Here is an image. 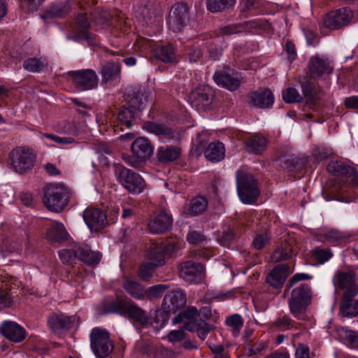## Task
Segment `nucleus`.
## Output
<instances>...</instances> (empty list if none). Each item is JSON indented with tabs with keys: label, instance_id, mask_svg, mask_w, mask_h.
Listing matches in <instances>:
<instances>
[{
	"label": "nucleus",
	"instance_id": "680f3d73",
	"mask_svg": "<svg viewBox=\"0 0 358 358\" xmlns=\"http://www.w3.org/2000/svg\"><path fill=\"white\" fill-rule=\"evenodd\" d=\"M301 90L303 94L305 97L311 99L315 95V87L313 84L309 81H306L301 85Z\"/></svg>",
	"mask_w": 358,
	"mask_h": 358
},
{
	"label": "nucleus",
	"instance_id": "0e129e2a",
	"mask_svg": "<svg viewBox=\"0 0 358 358\" xmlns=\"http://www.w3.org/2000/svg\"><path fill=\"white\" fill-rule=\"evenodd\" d=\"M13 300L8 292L0 289V308L10 306Z\"/></svg>",
	"mask_w": 358,
	"mask_h": 358
},
{
	"label": "nucleus",
	"instance_id": "09e8293b",
	"mask_svg": "<svg viewBox=\"0 0 358 358\" xmlns=\"http://www.w3.org/2000/svg\"><path fill=\"white\" fill-rule=\"evenodd\" d=\"M282 99L285 103H299L303 100L302 96L299 94L296 89L288 87L282 93Z\"/></svg>",
	"mask_w": 358,
	"mask_h": 358
},
{
	"label": "nucleus",
	"instance_id": "9d476101",
	"mask_svg": "<svg viewBox=\"0 0 358 358\" xmlns=\"http://www.w3.org/2000/svg\"><path fill=\"white\" fill-rule=\"evenodd\" d=\"M118 180L131 194H138L145 187V181L138 173L125 167L118 169Z\"/></svg>",
	"mask_w": 358,
	"mask_h": 358
},
{
	"label": "nucleus",
	"instance_id": "49530a36",
	"mask_svg": "<svg viewBox=\"0 0 358 358\" xmlns=\"http://www.w3.org/2000/svg\"><path fill=\"white\" fill-rule=\"evenodd\" d=\"M69 6L67 5H52L43 16L44 19L50 17H62L69 12Z\"/></svg>",
	"mask_w": 358,
	"mask_h": 358
},
{
	"label": "nucleus",
	"instance_id": "a878e982",
	"mask_svg": "<svg viewBox=\"0 0 358 358\" xmlns=\"http://www.w3.org/2000/svg\"><path fill=\"white\" fill-rule=\"evenodd\" d=\"M357 294H343L340 312L344 317H351L358 315V299H354Z\"/></svg>",
	"mask_w": 358,
	"mask_h": 358
},
{
	"label": "nucleus",
	"instance_id": "e2e57ef3",
	"mask_svg": "<svg viewBox=\"0 0 358 358\" xmlns=\"http://www.w3.org/2000/svg\"><path fill=\"white\" fill-rule=\"evenodd\" d=\"M199 315L197 309L195 307H189L182 313V317L188 322L199 321L196 317Z\"/></svg>",
	"mask_w": 358,
	"mask_h": 358
},
{
	"label": "nucleus",
	"instance_id": "4d7b16f0",
	"mask_svg": "<svg viewBox=\"0 0 358 358\" xmlns=\"http://www.w3.org/2000/svg\"><path fill=\"white\" fill-rule=\"evenodd\" d=\"M344 341L350 348H358V334L355 331L350 330L345 331Z\"/></svg>",
	"mask_w": 358,
	"mask_h": 358
},
{
	"label": "nucleus",
	"instance_id": "58836bf2",
	"mask_svg": "<svg viewBox=\"0 0 358 358\" xmlns=\"http://www.w3.org/2000/svg\"><path fill=\"white\" fill-rule=\"evenodd\" d=\"M121 66L119 63H108L101 69L102 82L107 83L120 77Z\"/></svg>",
	"mask_w": 358,
	"mask_h": 358
},
{
	"label": "nucleus",
	"instance_id": "7c9ffc66",
	"mask_svg": "<svg viewBox=\"0 0 358 358\" xmlns=\"http://www.w3.org/2000/svg\"><path fill=\"white\" fill-rule=\"evenodd\" d=\"M204 155L206 158L212 162H220L224 158V145L220 142L210 143L206 148Z\"/></svg>",
	"mask_w": 358,
	"mask_h": 358
},
{
	"label": "nucleus",
	"instance_id": "9b49d317",
	"mask_svg": "<svg viewBox=\"0 0 358 358\" xmlns=\"http://www.w3.org/2000/svg\"><path fill=\"white\" fill-rule=\"evenodd\" d=\"M189 22V7L186 3H178L173 6L168 25L173 32H180Z\"/></svg>",
	"mask_w": 358,
	"mask_h": 358
},
{
	"label": "nucleus",
	"instance_id": "0eeeda50",
	"mask_svg": "<svg viewBox=\"0 0 358 358\" xmlns=\"http://www.w3.org/2000/svg\"><path fill=\"white\" fill-rule=\"evenodd\" d=\"M309 76L313 79H326L332 73L334 66L327 55L316 54L308 64Z\"/></svg>",
	"mask_w": 358,
	"mask_h": 358
},
{
	"label": "nucleus",
	"instance_id": "f8f14e48",
	"mask_svg": "<svg viewBox=\"0 0 358 358\" xmlns=\"http://www.w3.org/2000/svg\"><path fill=\"white\" fill-rule=\"evenodd\" d=\"M180 275L185 281L200 283L204 278L205 268L201 263L187 261L180 265Z\"/></svg>",
	"mask_w": 358,
	"mask_h": 358
},
{
	"label": "nucleus",
	"instance_id": "1a4fd4ad",
	"mask_svg": "<svg viewBox=\"0 0 358 358\" xmlns=\"http://www.w3.org/2000/svg\"><path fill=\"white\" fill-rule=\"evenodd\" d=\"M352 18V11L349 8L343 7L328 13L323 18V25L329 29L336 30L348 25Z\"/></svg>",
	"mask_w": 358,
	"mask_h": 358
},
{
	"label": "nucleus",
	"instance_id": "412c9836",
	"mask_svg": "<svg viewBox=\"0 0 358 358\" xmlns=\"http://www.w3.org/2000/svg\"><path fill=\"white\" fill-rule=\"evenodd\" d=\"M291 272L287 264H278L268 273L266 282L274 288H280Z\"/></svg>",
	"mask_w": 358,
	"mask_h": 358
},
{
	"label": "nucleus",
	"instance_id": "473e14b6",
	"mask_svg": "<svg viewBox=\"0 0 358 358\" xmlns=\"http://www.w3.org/2000/svg\"><path fill=\"white\" fill-rule=\"evenodd\" d=\"M185 329L191 332L196 333L197 336L203 341L211 330V326L204 320L187 322L185 324Z\"/></svg>",
	"mask_w": 358,
	"mask_h": 358
},
{
	"label": "nucleus",
	"instance_id": "20e7f679",
	"mask_svg": "<svg viewBox=\"0 0 358 358\" xmlns=\"http://www.w3.org/2000/svg\"><path fill=\"white\" fill-rule=\"evenodd\" d=\"M310 301V289L308 285L302 284L294 289L288 305L292 314L297 319H303L306 307Z\"/></svg>",
	"mask_w": 358,
	"mask_h": 358
},
{
	"label": "nucleus",
	"instance_id": "774afa93",
	"mask_svg": "<svg viewBox=\"0 0 358 358\" xmlns=\"http://www.w3.org/2000/svg\"><path fill=\"white\" fill-rule=\"evenodd\" d=\"M275 324L281 330H286L292 327V321L287 317H282L275 322Z\"/></svg>",
	"mask_w": 358,
	"mask_h": 358
},
{
	"label": "nucleus",
	"instance_id": "5701e85b",
	"mask_svg": "<svg viewBox=\"0 0 358 358\" xmlns=\"http://www.w3.org/2000/svg\"><path fill=\"white\" fill-rule=\"evenodd\" d=\"M274 96L268 89H262L252 92L250 96V103L260 108H267L273 106Z\"/></svg>",
	"mask_w": 358,
	"mask_h": 358
},
{
	"label": "nucleus",
	"instance_id": "79ce46f5",
	"mask_svg": "<svg viewBox=\"0 0 358 358\" xmlns=\"http://www.w3.org/2000/svg\"><path fill=\"white\" fill-rule=\"evenodd\" d=\"M159 243L166 258L178 255L182 245L181 241L176 239H167Z\"/></svg>",
	"mask_w": 358,
	"mask_h": 358
},
{
	"label": "nucleus",
	"instance_id": "7ed1b4c3",
	"mask_svg": "<svg viewBox=\"0 0 358 358\" xmlns=\"http://www.w3.org/2000/svg\"><path fill=\"white\" fill-rule=\"evenodd\" d=\"M68 189L61 184L48 185L44 190L43 201L51 211L60 212L68 203Z\"/></svg>",
	"mask_w": 358,
	"mask_h": 358
},
{
	"label": "nucleus",
	"instance_id": "2f4dec72",
	"mask_svg": "<svg viewBox=\"0 0 358 358\" xmlns=\"http://www.w3.org/2000/svg\"><path fill=\"white\" fill-rule=\"evenodd\" d=\"M141 109V105L136 106L133 104H129L127 107L124 106L121 107L118 113L117 119L122 125L125 126L127 128H130L136 111Z\"/></svg>",
	"mask_w": 358,
	"mask_h": 358
},
{
	"label": "nucleus",
	"instance_id": "bb28decb",
	"mask_svg": "<svg viewBox=\"0 0 358 358\" xmlns=\"http://www.w3.org/2000/svg\"><path fill=\"white\" fill-rule=\"evenodd\" d=\"M27 236L25 231L20 230L18 233L7 237L3 241V247L8 252H20L22 250L23 243Z\"/></svg>",
	"mask_w": 358,
	"mask_h": 358
},
{
	"label": "nucleus",
	"instance_id": "13d9d810",
	"mask_svg": "<svg viewBox=\"0 0 358 358\" xmlns=\"http://www.w3.org/2000/svg\"><path fill=\"white\" fill-rule=\"evenodd\" d=\"M76 24L81 33L86 32L90 27V23L85 14H79L76 17Z\"/></svg>",
	"mask_w": 358,
	"mask_h": 358
},
{
	"label": "nucleus",
	"instance_id": "dca6fc26",
	"mask_svg": "<svg viewBox=\"0 0 358 358\" xmlns=\"http://www.w3.org/2000/svg\"><path fill=\"white\" fill-rule=\"evenodd\" d=\"M186 304V295L180 289L172 291L166 294L162 301V308L166 314L175 313Z\"/></svg>",
	"mask_w": 358,
	"mask_h": 358
},
{
	"label": "nucleus",
	"instance_id": "393cba45",
	"mask_svg": "<svg viewBox=\"0 0 358 358\" xmlns=\"http://www.w3.org/2000/svg\"><path fill=\"white\" fill-rule=\"evenodd\" d=\"M172 224L171 217L164 211L160 212L148 223L152 234H162L169 230Z\"/></svg>",
	"mask_w": 358,
	"mask_h": 358
},
{
	"label": "nucleus",
	"instance_id": "e433bc0d",
	"mask_svg": "<svg viewBox=\"0 0 358 358\" xmlns=\"http://www.w3.org/2000/svg\"><path fill=\"white\" fill-rule=\"evenodd\" d=\"M123 287L131 297L136 299H143L145 296V287L136 280L126 279L123 283Z\"/></svg>",
	"mask_w": 358,
	"mask_h": 358
},
{
	"label": "nucleus",
	"instance_id": "ea45409f",
	"mask_svg": "<svg viewBox=\"0 0 358 358\" xmlns=\"http://www.w3.org/2000/svg\"><path fill=\"white\" fill-rule=\"evenodd\" d=\"M45 235L48 240L59 242L66 238L67 231L62 223L54 222L51 227L48 228Z\"/></svg>",
	"mask_w": 358,
	"mask_h": 358
},
{
	"label": "nucleus",
	"instance_id": "aec40b11",
	"mask_svg": "<svg viewBox=\"0 0 358 358\" xmlns=\"http://www.w3.org/2000/svg\"><path fill=\"white\" fill-rule=\"evenodd\" d=\"M131 150L138 162H145L151 157L154 149L148 138L139 137L133 142Z\"/></svg>",
	"mask_w": 358,
	"mask_h": 358
},
{
	"label": "nucleus",
	"instance_id": "6ab92c4d",
	"mask_svg": "<svg viewBox=\"0 0 358 358\" xmlns=\"http://www.w3.org/2000/svg\"><path fill=\"white\" fill-rule=\"evenodd\" d=\"M213 79L217 85L234 92L240 87L241 77L236 71H233L231 73L217 71L213 76Z\"/></svg>",
	"mask_w": 358,
	"mask_h": 358
},
{
	"label": "nucleus",
	"instance_id": "a19ab883",
	"mask_svg": "<svg viewBox=\"0 0 358 358\" xmlns=\"http://www.w3.org/2000/svg\"><path fill=\"white\" fill-rule=\"evenodd\" d=\"M92 17L95 26L100 29L110 27L112 20V15L106 10H95L92 14Z\"/></svg>",
	"mask_w": 358,
	"mask_h": 358
},
{
	"label": "nucleus",
	"instance_id": "a18cd8bd",
	"mask_svg": "<svg viewBox=\"0 0 358 358\" xmlns=\"http://www.w3.org/2000/svg\"><path fill=\"white\" fill-rule=\"evenodd\" d=\"M227 325L231 328L234 337H237L243 326V320L238 314H234L226 320Z\"/></svg>",
	"mask_w": 358,
	"mask_h": 358
},
{
	"label": "nucleus",
	"instance_id": "2eb2a0df",
	"mask_svg": "<svg viewBox=\"0 0 358 358\" xmlns=\"http://www.w3.org/2000/svg\"><path fill=\"white\" fill-rule=\"evenodd\" d=\"M333 283L336 289H345L344 294L358 293L355 274L353 272L336 271L333 278Z\"/></svg>",
	"mask_w": 358,
	"mask_h": 358
},
{
	"label": "nucleus",
	"instance_id": "de8ad7c7",
	"mask_svg": "<svg viewBox=\"0 0 358 358\" xmlns=\"http://www.w3.org/2000/svg\"><path fill=\"white\" fill-rule=\"evenodd\" d=\"M59 256L64 264H71L78 257V246L75 245L71 248L61 250L59 251Z\"/></svg>",
	"mask_w": 358,
	"mask_h": 358
},
{
	"label": "nucleus",
	"instance_id": "37998d69",
	"mask_svg": "<svg viewBox=\"0 0 358 358\" xmlns=\"http://www.w3.org/2000/svg\"><path fill=\"white\" fill-rule=\"evenodd\" d=\"M236 0H207V9L212 13L222 12L235 5Z\"/></svg>",
	"mask_w": 358,
	"mask_h": 358
},
{
	"label": "nucleus",
	"instance_id": "423d86ee",
	"mask_svg": "<svg viewBox=\"0 0 358 358\" xmlns=\"http://www.w3.org/2000/svg\"><path fill=\"white\" fill-rule=\"evenodd\" d=\"M237 189L241 200L246 204L255 202L260 193L257 181L250 174L237 177Z\"/></svg>",
	"mask_w": 358,
	"mask_h": 358
},
{
	"label": "nucleus",
	"instance_id": "c03bdc74",
	"mask_svg": "<svg viewBox=\"0 0 358 358\" xmlns=\"http://www.w3.org/2000/svg\"><path fill=\"white\" fill-rule=\"evenodd\" d=\"M45 66L46 63L45 59L36 57L28 58L23 63L24 69L32 73L41 71Z\"/></svg>",
	"mask_w": 358,
	"mask_h": 358
},
{
	"label": "nucleus",
	"instance_id": "052dcab7",
	"mask_svg": "<svg viewBox=\"0 0 358 358\" xmlns=\"http://www.w3.org/2000/svg\"><path fill=\"white\" fill-rule=\"evenodd\" d=\"M44 0H20L21 6L29 11H34Z\"/></svg>",
	"mask_w": 358,
	"mask_h": 358
},
{
	"label": "nucleus",
	"instance_id": "f704fd0d",
	"mask_svg": "<svg viewBox=\"0 0 358 358\" xmlns=\"http://www.w3.org/2000/svg\"><path fill=\"white\" fill-rule=\"evenodd\" d=\"M208 207V201L203 196H196L191 200L189 206L185 208L187 216H196L202 214Z\"/></svg>",
	"mask_w": 358,
	"mask_h": 358
},
{
	"label": "nucleus",
	"instance_id": "3c124183",
	"mask_svg": "<svg viewBox=\"0 0 358 358\" xmlns=\"http://www.w3.org/2000/svg\"><path fill=\"white\" fill-rule=\"evenodd\" d=\"M312 256L319 264H323L331 258L333 254L329 249L316 248L313 250Z\"/></svg>",
	"mask_w": 358,
	"mask_h": 358
},
{
	"label": "nucleus",
	"instance_id": "4c0bfd02",
	"mask_svg": "<svg viewBox=\"0 0 358 358\" xmlns=\"http://www.w3.org/2000/svg\"><path fill=\"white\" fill-rule=\"evenodd\" d=\"M139 15V18L142 17V22L148 26L159 24L162 21L161 16L158 15L152 5L145 6L141 10Z\"/></svg>",
	"mask_w": 358,
	"mask_h": 358
},
{
	"label": "nucleus",
	"instance_id": "39448f33",
	"mask_svg": "<svg viewBox=\"0 0 358 358\" xmlns=\"http://www.w3.org/2000/svg\"><path fill=\"white\" fill-rule=\"evenodd\" d=\"M90 347L98 358H106L113 350V344L110 340L109 333L103 329L94 327L90 335Z\"/></svg>",
	"mask_w": 358,
	"mask_h": 358
},
{
	"label": "nucleus",
	"instance_id": "f257e3e1",
	"mask_svg": "<svg viewBox=\"0 0 358 358\" xmlns=\"http://www.w3.org/2000/svg\"><path fill=\"white\" fill-rule=\"evenodd\" d=\"M103 311L104 313H116L121 316L128 317L142 325L148 324L149 321V317L145 311L129 300L117 299L105 303L103 306Z\"/></svg>",
	"mask_w": 358,
	"mask_h": 358
},
{
	"label": "nucleus",
	"instance_id": "c756f323",
	"mask_svg": "<svg viewBox=\"0 0 358 358\" xmlns=\"http://www.w3.org/2000/svg\"><path fill=\"white\" fill-rule=\"evenodd\" d=\"M266 138L258 134L250 136L245 141V148L248 152L251 154H260L266 148Z\"/></svg>",
	"mask_w": 358,
	"mask_h": 358
},
{
	"label": "nucleus",
	"instance_id": "6e6552de",
	"mask_svg": "<svg viewBox=\"0 0 358 358\" xmlns=\"http://www.w3.org/2000/svg\"><path fill=\"white\" fill-rule=\"evenodd\" d=\"M331 174L341 178L344 184L358 186V172L355 169L341 160L331 161L327 166Z\"/></svg>",
	"mask_w": 358,
	"mask_h": 358
},
{
	"label": "nucleus",
	"instance_id": "c9c22d12",
	"mask_svg": "<svg viewBox=\"0 0 358 358\" xmlns=\"http://www.w3.org/2000/svg\"><path fill=\"white\" fill-rule=\"evenodd\" d=\"M78 257L85 264L95 266L99 263L101 254L92 251L88 245L78 246Z\"/></svg>",
	"mask_w": 358,
	"mask_h": 358
},
{
	"label": "nucleus",
	"instance_id": "864d4df0",
	"mask_svg": "<svg viewBox=\"0 0 358 358\" xmlns=\"http://www.w3.org/2000/svg\"><path fill=\"white\" fill-rule=\"evenodd\" d=\"M156 267L157 266L151 262L143 264L140 266L138 276L143 280L148 281L152 277Z\"/></svg>",
	"mask_w": 358,
	"mask_h": 358
},
{
	"label": "nucleus",
	"instance_id": "6e6d98bb",
	"mask_svg": "<svg viewBox=\"0 0 358 358\" xmlns=\"http://www.w3.org/2000/svg\"><path fill=\"white\" fill-rule=\"evenodd\" d=\"M270 236L267 231L256 235L255 239L252 241L253 247L257 250L262 249L269 241Z\"/></svg>",
	"mask_w": 358,
	"mask_h": 358
},
{
	"label": "nucleus",
	"instance_id": "f3484780",
	"mask_svg": "<svg viewBox=\"0 0 358 358\" xmlns=\"http://www.w3.org/2000/svg\"><path fill=\"white\" fill-rule=\"evenodd\" d=\"M71 75L76 87L82 91L92 90L97 86V76L92 70L73 71Z\"/></svg>",
	"mask_w": 358,
	"mask_h": 358
},
{
	"label": "nucleus",
	"instance_id": "b1692460",
	"mask_svg": "<svg viewBox=\"0 0 358 358\" xmlns=\"http://www.w3.org/2000/svg\"><path fill=\"white\" fill-rule=\"evenodd\" d=\"M209 90H196L193 91L189 101L193 108L197 110H206L209 109L212 103V99L209 94Z\"/></svg>",
	"mask_w": 358,
	"mask_h": 358
},
{
	"label": "nucleus",
	"instance_id": "a211bd4d",
	"mask_svg": "<svg viewBox=\"0 0 358 358\" xmlns=\"http://www.w3.org/2000/svg\"><path fill=\"white\" fill-rule=\"evenodd\" d=\"M83 219L91 230L98 231L107 224L106 213L99 208H87L83 212Z\"/></svg>",
	"mask_w": 358,
	"mask_h": 358
},
{
	"label": "nucleus",
	"instance_id": "5fc2aeb1",
	"mask_svg": "<svg viewBox=\"0 0 358 358\" xmlns=\"http://www.w3.org/2000/svg\"><path fill=\"white\" fill-rule=\"evenodd\" d=\"M242 13H251L257 10L261 6V2L259 0H242L239 4Z\"/></svg>",
	"mask_w": 358,
	"mask_h": 358
},
{
	"label": "nucleus",
	"instance_id": "cd10ccee",
	"mask_svg": "<svg viewBox=\"0 0 358 358\" xmlns=\"http://www.w3.org/2000/svg\"><path fill=\"white\" fill-rule=\"evenodd\" d=\"M143 128L148 132L154 134L159 136L163 141H166V140L174 137V132L173 130L162 124L147 122L143 124Z\"/></svg>",
	"mask_w": 358,
	"mask_h": 358
},
{
	"label": "nucleus",
	"instance_id": "69168bd1",
	"mask_svg": "<svg viewBox=\"0 0 358 358\" xmlns=\"http://www.w3.org/2000/svg\"><path fill=\"white\" fill-rule=\"evenodd\" d=\"M167 338L171 343L179 342L185 338V332L182 330H173L169 334Z\"/></svg>",
	"mask_w": 358,
	"mask_h": 358
},
{
	"label": "nucleus",
	"instance_id": "f03ea898",
	"mask_svg": "<svg viewBox=\"0 0 358 358\" xmlns=\"http://www.w3.org/2000/svg\"><path fill=\"white\" fill-rule=\"evenodd\" d=\"M9 159L13 171L23 174L33 169L36 159V154L31 148L17 147L10 151Z\"/></svg>",
	"mask_w": 358,
	"mask_h": 358
},
{
	"label": "nucleus",
	"instance_id": "72a5a7b5",
	"mask_svg": "<svg viewBox=\"0 0 358 358\" xmlns=\"http://www.w3.org/2000/svg\"><path fill=\"white\" fill-rule=\"evenodd\" d=\"M147 258L151 263L154 264L155 266H161L165 264L166 259L160 243H152L147 249Z\"/></svg>",
	"mask_w": 358,
	"mask_h": 358
},
{
	"label": "nucleus",
	"instance_id": "603ef678",
	"mask_svg": "<svg viewBox=\"0 0 358 358\" xmlns=\"http://www.w3.org/2000/svg\"><path fill=\"white\" fill-rule=\"evenodd\" d=\"M292 250L289 247L285 249L278 248L272 253L271 259L275 262L287 260L292 257Z\"/></svg>",
	"mask_w": 358,
	"mask_h": 358
},
{
	"label": "nucleus",
	"instance_id": "8fccbe9b",
	"mask_svg": "<svg viewBox=\"0 0 358 358\" xmlns=\"http://www.w3.org/2000/svg\"><path fill=\"white\" fill-rule=\"evenodd\" d=\"M169 288V285H157L149 287L145 289V296L150 299H155L160 298L164 292Z\"/></svg>",
	"mask_w": 358,
	"mask_h": 358
},
{
	"label": "nucleus",
	"instance_id": "ddd939ff",
	"mask_svg": "<svg viewBox=\"0 0 358 358\" xmlns=\"http://www.w3.org/2000/svg\"><path fill=\"white\" fill-rule=\"evenodd\" d=\"M76 320V315H67L62 312H55L49 315L48 324L52 332L60 334L71 329Z\"/></svg>",
	"mask_w": 358,
	"mask_h": 358
},
{
	"label": "nucleus",
	"instance_id": "c85d7f7f",
	"mask_svg": "<svg viewBox=\"0 0 358 358\" xmlns=\"http://www.w3.org/2000/svg\"><path fill=\"white\" fill-rule=\"evenodd\" d=\"M180 155L181 149L178 146H161L157 151V157L162 163H169L177 160Z\"/></svg>",
	"mask_w": 358,
	"mask_h": 358
},
{
	"label": "nucleus",
	"instance_id": "4468645a",
	"mask_svg": "<svg viewBox=\"0 0 358 358\" xmlns=\"http://www.w3.org/2000/svg\"><path fill=\"white\" fill-rule=\"evenodd\" d=\"M138 43L142 45L144 50H149L151 48L154 51L155 56L164 63H173L176 61V49L172 45L169 44L152 48L151 42L144 38L139 39Z\"/></svg>",
	"mask_w": 358,
	"mask_h": 358
},
{
	"label": "nucleus",
	"instance_id": "338daca9",
	"mask_svg": "<svg viewBox=\"0 0 358 358\" xmlns=\"http://www.w3.org/2000/svg\"><path fill=\"white\" fill-rule=\"evenodd\" d=\"M285 50L286 52L288 54L289 61H294L296 57V52L294 44L292 41H287L285 44Z\"/></svg>",
	"mask_w": 358,
	"mask_h": 358
},
{
	"label": "nucleus",
	"instance_id": "bf43d9fd",
	"mask_svg": "<svg viewBox=\"0 0 358 358\" xmlns=\"http://www.w3.org/2000/svg\"><path fill=\"white\" fill-rule=\"evenodd\" d=\"M187 241L192 245H199L205 241L206 238L201 233L191 231L187 234Z\"/></svg>",
	"mask_w": 358,
	"mask_h": 358
},
{
	"label": "nucleus",
	"instance_id": "4be33fe9",
	"mask_svg": "<svg viewBox=\"0 0 358 358\" xmlns=\"http://www.w3.org/2000/svg\"><path fill=\"white\" fill-rule=\"evenodd\" d=\"M1 332L8 340L20 343L26 337L25 329L14 322H4L1 327Z\"/></svg>",
	"mask_w": 358,
	"mask_h": 358
}]
</instances>
